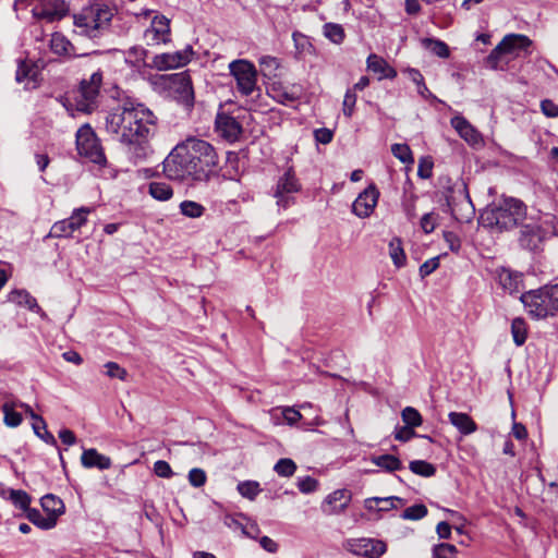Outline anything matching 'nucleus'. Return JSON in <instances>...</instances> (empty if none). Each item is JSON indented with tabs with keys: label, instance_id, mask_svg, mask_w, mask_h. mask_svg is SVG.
<instances>
[{
	"label": "nucleus",
	"instance_id": "f257e3e1",
	"mask_svg": "<svg viewBox=\"0 0 558 558\" xmlns=\"http://www.w3.org/2000/svg\"><path fill=\"white\" fill-rule=\"evenodd\" d=\"M157 118L145 105L125 100L106 113L105 130L126 147L134 162L151 153L149 138L156 132Z\"/></svg>",
	"mask_w": 558,
	"mask_h": 558
},
{
	"label": "nucleus",
	"instance_id": "f03ea898",
	"mask_svg": "<svg viewBox=\"0 0 558 558\" xmlns=\"http://www.w3.org/2000/svg\"><path fill=\"white\" fill-rule=\"evenodd\" d=\"M162 165L168 179L194 184L208 182L217 173L219 157L207 141L189 137L170 151Z\"/></svg>",
	"mask_w": 558,
	"mask_h": 558
},
{
	"label": "nucleus",
	"instance_id": "7ed1b4c3",
	"mask_svg": "<svg viewBox=\"0 0 558 558\" xmlns=\"http://www.w3.org/2000/svg\"><path fill=\"white\" fill-rule=\"evenodd\" d=\"M526 219V206L520 199L504 197L487 206L480 216L484 228L502 232L519 227Z\"/></svg>",
	"mask_w": 558,
	"mask_h": 558
},
{
	"label": "nucleus",
	"instance_id": "20e7f679",
	"mask_svg": "<svg viewBox=\"0 0 558 558\" xmlns=\"http://www.w3.org/2000/svg\"><path fill=\"white\" fill-rule=\"evenodd\" d=\"M532 40L522 34H508L490 51L485 59V64L492 70L506 71L510 62L522 56H529Z\"/></svg>",
	"mask_w": 558,
	"mask_h": 558
},
{
	"label": "nucleus",
	"instance_id": "39448f33",
	"mask_svg": "<svg viewBox=\"0 0 558 558\" xmlns=\"http://www.w3.org/2000/svg\"><path fill=\"white\" fill-rule=\"evenodd\" d=\"M102 78V72L98 70L88 78L82 80L77 90L73 93V98L66 99L64 104L72 117L76 113L89 114L98 108Z\"/></svg>",
	"mask_w": 558,
	"mask_h": 558
},
{
	"label": "nucleus",
	"instance_id": "423d86ee",
	"mask_svg": "<svg viewBox=\"0 0 558 558\" xmlns=\"http://www.w3.org/2000/svg\"><path fill=\"white\" fill-rule=\"evenodd\" d=\"M520 300L532 318L553 317L558 313V284L530 290L523 293Z\"/></svg>",
	"mask_w": 558,
	"mask_h": 558
},
{
	"label": "nucleus",
	"instance_id": "0eeeda50",
	"mask_svg": "<svg viewBox=\"0 0 558 558\" xmlns=\"http://www.w3.org/2000/svg\"><path fill=\"white\" fill-rule=\"evenodd\" d=\"M112 13L107 7H93L74 16V25L81 35L97 38L108 28Z\"/></svg>",
	"mask_w": 558,
	"mask_h": 558
},
{
	"label": "nucleus",
	"instance_id": "6e6552de",
	"mask_svg": "<svg viewBox=\"0 0 558 558\" xmlns=\"http://www.w3.org/2000/svg\"><path fill=\"white\" fill-rule=\"evenodd\" d=\"M76 149L80 156L97 165H106L107 158L99 138L89 124L82 125L76 132Z\"/></svg>",
	"mask_w": 558,
	"mask_h": 558
},
{
	"label": "nucleus",
	"instance_id": "1a4fd4ad",
	"mask_svg": "<svg viewBox=\"0 0 558 558\" xmlns=\"http://www.w3.org/2000/svg\"><path fill=\"white\" fill-rule=\"evenodd\" d=\"M229 72L236 82L238 90L243 96H250L257 88V70L246 59H236L229 63Z\"/></svg>",
	"mask_w": 558,
	"mask_h": 558
},
{
	"label": "nucleus",
	"instance_id": "9d476101",
	"mask_svg": "<svg viewBox=\"0 0 558 558\" xmlns=\"http://www.w3.org/2000/svg\"><path fill=\"white\" fill-rule=\"evenodd\" d=\"M89 207H80L73 210L72 215L54 222L49 231L50 238H71L73 233L80 230L87 222V216L90 214Z\"/></svg>",
	"mask_w": 558,
	"mask_h": 558
},
{
	"label": "nucleus",
	"instance_id": "9b49d317",
	"mask_svg": "<svg viewBox=\"0 0 558 558\" xmlns=\"http://www.w3.org/2000/svg\"><path fill=\"white\" fill-rule=\"evenodd\" d=\"M193 54V47L186 45L182 50L155 54L149 62V68L157 71L174 70L186 65L192 60Z\"/></svg>",
	"mask_w": 558,
	"mask_h": 558
},
{
	"label": "nucleus",
	"instance_id": "f8f14e48",
	"mask_svg": "<svg viewBox=\"0 0 558 558\" xmlns=\"http://www.w3.org/2000/svg\"><path fill=\"white\" fill-rule=\"evenodd\" d=\"M301 190V184L290 168L279 178L274 197L277 199L279 208L286 209L294 203V194Z\"/></svg>",
	"mask_w": 558,
	"mask_h": 558
},
{
	"label": "nucleus",
	"instance_id": "ddd939ff",
	"mask_svg": "<svg viewBox=\"0 0 558 558\" xmlns=\"http://www.w3.org/2000/svg\"><path fill=\"white\" fill-rule=\"evenodd\" d=\"M343 546L353 555L364 558H379L384 554V542L374 538H349Z\"/></svg>",
	"mask_w": 558,
	"mask_h": 558
},
{
	"label": "nucleus",
	"instance_id": "4468645a",
	"mask_svg": "<svg viewBox=\"0 0 558 558\" xmlns=\"http://www.w3.org/2000/svg\"><path fill=\"white\" fill-rule=\"evenodd\" d=\"M168 82V86L174 90L178 99L185 106H192L194 102V90L192 80L186 72L174 73L162 76Z\"/></svg>",
	"mask_w": 558,
	"mask_h": 558
},
{
	"label": "nucleus",
	"instance_id": "2eb2a0df",
	"mask_svg": "<svg viewBox=\"0 0 558 558\" xmlns=\"http://www.w3.org/2000/svg\"><path fill=\"white\" fill-rule=\"evenodd\" d=\"M170 20L165 15H155L144 37L148 46L168 44L171 41Z\"/></svg>",
	"mask_w": 558,
	"mask_h": 558
},
{
	"label": "nucleus",
	"instance_id": "dca6fc26",
	"mask_svg": "<svg viewBox=\"0 0 558 558\" xmlns=\"http://www.w3.org/2000/svg\"><path fill=\"white\" fill-rule=\"evenodd\" d=\"M68 10L69 8L64 0H38V3L34 4L32 12L37 19L54 21L63 17Z\"/></svg>",
	"mask_w": 558,
	"mask_h": 558
},
{
	"label": "nucleus",
	"instance_id": "f3484780",
	"mask_svg": "<svg viewBox=\"0 0 558 558\" xmlns=\"http://www.w3.org/2000/svg\"><path fill=\"white\" fill-rule=\"evenodd\" d=\"M215 124L218 134L230 143L236 142L243 131L240 122L227 113H218Z\"/></svg>",
	"mask_w": 558,
	"mask_h": 558
},
{
	"label": "nucleus",
	"instance_id": "a211bd4d",
	"mask_svg": "<svg viewBox=\"0 0 558 558\" xmlns=\"http://www.w3.org/2000/svg\"><path fill=\"white\" fill-rule=\"evenodd\" d=\"M378 197L379 191L375 185H369L353 202L352 211L359 217H368L374 210Z\"/></svg>",
	"mask_w": 558,
	"mask_h": 558
},
{
	"label": "nucleus",
	"instance_id": "6ab92c4d",
	"mask_svg": "<svg viewBox=\"0 0 558 558\" xmlns=\"http://www.w3.org/2000/svg\"><path fill=\"white\" fill-rule=\"evenodd\" d=\"M450 123L460 137L469 145L478 146L483 143L481 133L464 117L457 114L451 119Z\"/></svg>",
	"mask_w": 558,
	"mask_h": 558
},
{
	"label": "nucleus",
	"instance_id": "aec40b11",
	"mask_svg": "<svg viewBox=\"0 0 558 558\" xmlns=\"http://www.w3.org/2000/svg\"><path fill=\"white\" fill-rule=\"evenodd\" d=\"M19 408L23 409L24 412L33 420L32 428L34 434L47 445L57 446V440L54 436L47 429V424L43 416L35 413L31 405L27 403L20 401Z\"/></svg>",
	"mask_w": 558,
	"mask_h": 558
},
{
	"label": "nucleus",
	"instance_id": "412c9836",
	"mask_svg": "<svg viewBox=\"0 0 558 558\" xmlns=\"http://www.w3.org/2000/svg\"><path fill=\"white\" fill-rule=\"evenodd\" d=\"M147 56L148 50L143 46H132L124 51L125 63L141 75H145L150 70L149 62L146 61Z\"/></svg>",
	"mask_w": 558,
	"mask_h": 558
},
{
	"label": "nucleus",
	"instance_id": "4be33fe9",
	"mask_svg": "<svg viewBox=\"0 0 558 558\" xmlns=\"http://www.w3.org/2000/svg\"><path fill=\"white\" fill-rule=\"evenodd\" d=\"M81 463L86 469H98L100 471L111 468V459L99 453L96 449H85L81 456Z\"/></svg>",
	"mask_w": 558,
	"mask_h": 558
},
{
	"label": "nucleus",
	"instance_id": "5701e85b",
	"mask_svg": "<svg viewBox=\"0 0 558 558\" xmlns=\"http://www.w3.org/2000/svg\"><path fill=\"white\" fill-rule=\"evenodd\" d=\"M521 236L520 243L527 250H535L542 240V229L535 222L520 225Z\"/></svg>",
	"mask_w": 558,
	"mask_h": 558
},
{
	"label": "nucleus",
	"instance_id": "b1692460",
	"mask_svg": "<svg viewBox=\"0 0 558 558\" xmlns=\"http://www.w3.org/2000/svg\"><path fill=\"white\" fill-rule=\"evenodd\" d=\"M9 300L20 306H25L29 311L37 313L41 318H46L47 314L38 305L36 299L26 290H14L9 294Z\"/></svg>",
	"mask_w": 558,
	"mask_h": 558
},
{
	"label": "nucleus",
	"instance_id": "393cba45",
	"mask_svg": "<svg viewBox=\"0 0 558 558\" xmlns=\"http://www.w3.org/2000/svg\"><path fill=\"white\" fill-rule=\"evenodd\" d=\"M448 420L464 436L471 435L477 430V424L466 413L450 412Z\"/></svg>",
	"mask_w": 558,
	"mask_h": 558
},
{
	"label": "nucleus",
	"instance_id": "a878e982",
	"mask_svg": "<svg viewBox=\"0 0 558 558\" xmlns=\"http://www.w3.org/2000/svg\"><path fill=\"white\" fill-rule=\"evenodd\" d=\"M499 282L506 291L512 294L519 292L522 288L523 276L510 269H502L499 272Z\"/></svg>",
	"mask_w": 558,
	"mask_h": 558
},
{
	"label": "nucleus",
	"instance_id": "bb28decb",
	"mask_svg": "<svg viewBox=\"0 0 558 558\" xmlns=\"http://www.w3.org/2000/svg\"><path fill=\"white\" fill-rule=\"evenodd\" d=\"M351 495L347 489H338L329 494L326 498V504L330 509H324L327 513H338L342 511L349 504Z\"/></svg>",
	"mask_w": 558,
	"mask_h": 558
},
{
	"label": "nucleus",
	"instance_id": "cd10ccee",
	"mask_svg": "<svg viewBox=\"0 0 558 558\" xmlns=\"http://www.w3.org/2000/svg\"><path fill=\"white\" fill-rule=\"evenodd\" d=\"M25 517L41 530H50L57 524V519L54 515L44 517L41 512L35 508H28L25 512Z\"/></svg>",
	"mask_w": 558,
	"mask_h": 558
},
{
	"label": "nucleus",
	"instance_id": "c85d7f7f",
	"mask_svg": "<svg viewBox=\"0 0 558 558\" xmlns=\"http://www.w3.org/2000/svg\"><path fill=\"white\" fill-rule=\"evenodd\" d=\"M17 407L19 402L15 401H5L1 405V410L3 412V422L9 427H17L23 421L22 414L15 411V408Z\"/></svg>",
	"mask_w": 558,
	"mask_h": 558
},
{
	"label": "nucleus",
	"instance_id": "c756f323",
	"mask_svg": "<svg viewBox=\"0 0 558 558\" xmlns=\"http://www.w3.org/2000/svg\"><path fill=\"white\" fill-rule=\"evenodd\" d=\"M148 193L153 198L160 202L169 201L173 196L172 187L166 182H150Z\"/></svg>",
	"mask_w": 558,
	"mask_h": 558
},
{
	"label": "nucleus",
	"instance_id": "7c9ffc66",
	"mask_svg": "<svg viewBox=\"0 0 558 558\" xmlns=\"http://www.w3.org/2000/svg\"><path fill=\"white\" fill-rule=\"evenodd\" d=\"M180 214L187 218H199L205 214L206 208L194 201H183L179 205Z\"/></svg>",
	"mask_w": 558,
	"mask_h": 558
},
{
	"label": "nucleus",
	"instance_id": "2f4dec72",
	"mask_svg": "<svg viewBox=\"0 0 558 558\" xmlns=\"http://www.w3.org/2000/svg\"><path fill=\"white\" fill-rule=\"evenodd\" d=\"M511 333L514 343L521 347L525 343L527 338V327L523 318L517 317L511 323Z\"/></svg>",
	"mask_w": 558,
	"mask_h": 558
},
{
	"label": "nucleus",
	"instance_id": "473e14b6",
	"mask_svg": "<svg viewBox=\"0 0 558 558\" xmlns=\"http://www.w3.org/2000/svg\"><path fill=\"white\" fill-rule=\"evenodd\" d=\"M389 256L397 268H401L407 263V256L401 246L400 239H392L389 243Z\"/></svg>",
	"mask_w": 558,
	"mask_h": 558
},
{
	"label": "nucleus",
	"instance_id": "72a5a7b5",
	"mask_svg": "<svg viewBox=\"0 0 558 558\" xmlns=\"http://www.w3.org/2000/svg\"><path fill=\"white\" fill-rule=\"evenodd\" d=\"M37 76V69L26 61L19 62L15 78L19 83H23L25 81L35 82Z\"/></svg>",
	"mask_w": 558,
	"mask_h": 558
},
{
	"label": "nucleus",
	"instance_id": "f704fd0d",
	"mask_svg": "<svg viewBox=\"0 0 558 558\" xmlns=\"http://www.w3.org/2000/svg\"><path fill=\"white\" fill-rule=\"evenodd\" d=\"M409 468L414 474L423 477H430L436 473L435 465L424 460L411 461Z\"/></svg>",
	"mask_w": 558,
	"mask_h": 558
},
{
	"label": "nucleus",
	"instance_id": "c9c22d12",
	"mask_svg": "<svg viewBox=\"0 0 558 558\" xmlns=\"http://www.w3.org/2000/svg\"><path fill=\"white\" fill-rule=\"evenodd\" d=\"M236 488L242 497L247 498L250 500H254L262 490L259 487V483L255 481L240 482Z\"/></svg>",
	"mask_w": 558,
	"mask_h": 558
},
{
	"label": "nucleus",
	"instance_id": "e433bc0d",
	"mask_svg": "<svg viewBox=\"0 0 558 558\" xmlns=\"http://www.w3.org/2000/svg\"><path fill=\"white\" fill-rule=\"evenodd\" d=\"M401 417L404 425L413 428L423 424V417L421 413L412 407H405L401 412Z\"/></svg>",
	"mask_w": 558,
	"mask_h": 558
},
{
	"label": "nucleus",
	"instance_id": "4c0bfd02",
	"mask_svg": "<svg viewBox=\"0 0 558 558\" xmlns=\"http://www.w3.org/2000/svg\"><path fill=\"white\" fill-rule=\"evenodd\" d=\"M31 500V496L22 489H14V492H11V497L9 499L15 508L22 510L24 513L29 508Z\"/></svg>",
	"mask_w": 558,
	"mask_h": 558
},
{
	"label": "nucleus",
	"instance_id": "58836bf2",
	"mask_svg": "<svg viewBox=\"0 0 558 558\" xmlns=\"http://www.w3.org/2000/svg\"><path fill=\"white\" fill-rule=\"evenodd\" d=\"M458 549L454 545L440 543L432 548V558H457Z\"/></svg>",
	"mask_w": 558,
	"mask_h": 558
},
{
	"label": "nucleus",
	"instance_id": "ea45409f",
	"mask_svg": "<svg viewBox=\"0 0 558 558\" xmlns=\"http://www.w3.org/2000/svg\"><path fill=\"white\" fill-rule=\"evenodd\" d=\"M50 48L54 53H57L59 56H63V54L70 53V49L72 48V45L62 35L53 34L52 38L50 40Z\"/></svg>",
	"mask_w": 558,
	"mask_h": 558
},
{
	"label": "nucleus",
	"instance_id": "a19ab883",
	"mask_svg": "<svg viewBox=\"0 0 558 558\" xmlns=\"http://www.w3.org/2000/svg\"><path fill=\"white\" fill-rule=\"evenodd\" d=\"M41 506L45 510L51 511L52 514L57 518L58 514L63 512V502L61 499L54 497L53 495H46L41 499Z\"/></svg>",
	"mask_w": 558,
	"mask_h": 558
},
{
	"label": "nucleus",
	"instance_id": "79ce46f5",
	"mask_svg": "<svg viewBox=\"0 0 558 558\" xmlns=\"http://www.w3.org/2000/svg\"><path fill=\"white\" fill-rule=\"evenodd\" d=\"M324 35L333 44H340L344 39L342 26L335 23H326L324 25Z\"/></svg>",
	"mask_w": 558,
	"mask_h": 558
},
{
	"label": "nucleus",
	"instance_id": "37998d69",
	"mask_svg": "<svg viewBox=\"0 0 558 558\" xmlns=\"http://www.w3.org/2000/svg\"><path fill=\"white\" fill-rule=\"evenodd\" d=\"M391 153L402 163L412 165L414 162L412 151L407 144H393L391 146Z\"/></svg>",
	"mask_w": 558,
	"mask_h": 558
},
{
	"label": "nucleus",
	"instance_id": "c03bdc74",
	"mask_svg": "<svg viewBox=\"0 0 558 558\" xmlns=\"http://www.w3.org/2000/svg\"><path fill=\"white\" fill-rule=\"evenodd\" d=\"M275 472L284 477L292 476L296 471V464L292 459L282 458L274 466Z\"/></svg>",
	"mask_w": 558,
	"mask_h": 558
},
{
	"label": "nucleus",
	"instance_id": "a18cd8bd",
	"mask_svg": "<svg viewBox=\"0 0 558 558\" xmlns=\"http://www.w3.org/2000/svg\"><path fill=\"white\" fill-rule=\"evenodd\" d=\"M384 498L374 497L365 500V510L367 520H379L381 518V508L377 507L378 504L383 502Z\"/></svg>",
	"mask_w": 558,
	"mask_h": 558
},
{
	"label": "nucleus",
	"instance_id": "49530a36",
	"mask_svg": "<svg viewBox=\"0 0 558 558\" xmlns=\"http://www.w3.org/2000/svg\"><path fill=\"white\" fill-rule=\"evenodd\" d=\"M409 77L410 80L416 85L417 93L424 97L425 99L429 98L432 96V93L427 88V86L424 83V77L420 73V71L415 69L409 70Z\"/></svg>",
	"mask_w": 558,
	"mask_h": 558
},
{
	"label": "nucleus",
	"instance_id": "de8ad7c7",
	"mask_svg": "<svg viewBox=\"0 0 558 558\" xmlns=\"http://www.w3.org/2000/svg\"><path fill=\"white\" fill-rule=\"evenodd\" d=\"M259 65L262 68L263 74L267 77H271V76H276V71L279 68V61L275 57L263 56L259 59Z\"/></svg>",
	"mask_w": 558,
	"mask_h": 558
},
{
	"label": "nucleus",
	"instance_id": "09e8293b",
	"mask_svg": "<svg viewBox=\"0 0 558 558\" xmlns=\"http://www.w3.org/2000/svg\"><path fill=\"white\" fill-rule=\"evenodd\" d=\"M427 514V508L422 505H414L402 511L400 518L404 520H420Z\"/></svg>",
	"mask_w": 558,
	"mask_h": 558
},
{
	"label": "nucleus",
	"instance_id": "8fccbe9b",
	"mask_svg": "<svg viewBox=\"0 0 558 558\" xmlns=\"http://www.w3.org/2000/svg\"><path fill=\"white\" fill-rule=\"evenodd\" d=\"M367 71L378 74V81L384 78V60L377 54H369L367 58Z\"/></svg>",
	"mask_w": 558,
	"mask_h": 558
},
{
	"label": "nucleus",
	"instance_id": "3c124183",
	"mask_svg": "<svg viewBox=\"0 0 558 558\" xmlns=\"http://www.w3.org/2000/svg\"><path fill=\"white\" fill-rule=\"evenodd\" d=\"M438 219H439L438 214H436L434 211L424 214L420 221L422 230L425 233L433 232L435 230L436 226L438 225Z\"/></svg>",
	"mask_w": 558,
	"mask_h": 558
},
{
	"label": "nucleus",
	"instance_id": "603ef678",
	"mask_svg": "<svg viewBox=\"0 0 558 558\" xmlns=\"http://www.w3.org/2000/svg\"><path fill=\"white\" fill-rule=\"evenodd\" d=\"M187 478L193 487L199 488L205 485L207 475L203 469L194 468L190 470Z\"/></svg>",
	"mask_w": 558,
	"mask_h": 558
},
{
	"label": "nucleus",
	"instance_id": "864d4df0",
	"mask_svg": "<svg viewBox=\"0 0 558 558\" xmlns=\"http://www.w3.org/2000/svg\"><path fill=\"white\" fill-rule=\"evenodd\" d=\"M393 435L395 439L402 442H407L417 436V434L414 432V428L407 425L396 426Z\"/></svg>",
	"mask_w": 558,
	"mask_h": 558
},
{
	"label": "nucleus",
	"instance_id": "5fc2aeb1",
	"mask_svg": "<svg viewBox=\"0 0 558 558\" xmlns=\"http://www.w3.org/2000/svg\"><path fill=\"white\" fill-rule=\"evenodd\" d=\"M433 166L430 157H422L418 160L417 175L422 179H429L433 175Z\"/></svg>",
	"mask_w": 558,
	"mask_h": 558
},
{
	"label": "nucleus",
	"instance_id": "6e6d98bb",
	"mask_svg": "<svg viewBox=\"0 0 558 558\" xmlns=\"http://www.w3.org/2000/svg\"><path fill=\"white\" fill-rule=\"evenodd\" d=\"M318 482L312 476H304L298 480V488L303 494H311L317 489Z\"/></svg>",
	"mask_w": 558,
	"mask_h": 558
},
{
	"label": "nucleus",
	"instance_id": "4d7b16f0",
	"mask_svg": "<svg viewBox=\"0 0 558 558\" xmlns=\"http://www.w3.org/2000/svg\"><path fill=\"white\" fill-rule=\"evenodd\" d=\"M154 472L161 478H170L173 476V471L167 461L158 460L154 463Z\"/></svg>",
	"mask_w": 558,
	"mask_h": 558
},
{
	"label": "nucleus",
	"instance_id": "13d9d810",
	"mask_svg": "<svg viewBox=\"0 0 558 558\" xmlns=\"http://www.w3.org/2000/svg\"><path fill=\"white\" fill-rule=\"evenodd\" d=\"M105 367L107 369V375L111 378L124 380L128 375L126 371L114 362H107Z\"/></svg>",
	"mask_w": 558,
	"mask_h": 558
},
{
	"label": "nucleus",
	"instance_id": "bf43d9fd",
	"mask_svg": "<svg viewBox=\"0 0 558 558\" xmlns=\"http://www.w3.org/2000/svg\"><path fill=\"white\" fill-rule=\"evenodd\" d=\"M355 102H356L355 92L352 89H348L344 95V99H343V114L345 117L352 116Z\"/></svg>",
	"mask_w": 558,
	"mask_h": 558
},
{
	"label": "nucleus",
	"instance_id": "052dcab7",
	"mask_svg": "<svg viewBox=\"0 0 558 558\" xmlns=\"http://www.w3.org/2000/svg\"><path fill=\"white\" fill-rule=\"evenodd\" d=\"M429 49L434 54H436L437 57H440V58H447V57H449V53H450L449 47L447 46V44H445L444 41H440V40H430Z\"/></svg>",
	"mask_w": 558,
	"mask_h": 558
},
{
	"label": "nucleus",
	"instance_id": "680f3d73",
	"mask_svg": "<svg viewBox=\"0 0 558 558\" xmlns=\"http://www.w3.org/2000/svg\"><path fill=\"white\" fill-rule=\"evenodd\" d=\"M439 267V257H433L424 262L420 266V275L422 278L429 276Z\"/></svg>",
	"mask_w": 558,
	"mask_h": 558
},
{
	"label": "nucleus",
	"instance_id": "e2e57ef3",
	"mask_svg": "<svg viewBox=\"0 0 558 558\" xmlns=\"http://www.w3.org/2000/svg\"><path fill=\"white\" fill-rule=\"evenodd\" d=\"M541 110L548 118H557L558 117V105H556L550 99L542 100Z\"/></svg>",
	"mask_w": 558,
	"mask_h": 558
},
{
	"label": "nucleus",
	"instance_id": "0e129e2a",
	"mask_svg": "<svg viewBox=\"0 0 558 558\" xmlns=\"http://www.w3.org/2000/svg\"><path fill=\"white\" fill-rule=\"evenodd\" d=\"M314 136L316 142L320 144H329L332 141L333 133L329 129L322 128L315 130Z\"/></svg>",
	"mask_w": 558,
	"mask_h": 558
},
{
	"label": "nucleus",
	"instance_id": "69168bd1",
	"mask_svg": "<svg viewBox=\"0 0 558 558\" xmlns=\"http://www.w3.org/2000/svg\"><path fill=\"white\" fill-rule=\"evenodd\" d=\"M444 239L446 241V243L449 245V248L452 251V252H457L459 251L460 248V239L459 236L451 232V231H447L444 233Z\"/></svg>",
	"mask_w": 558,
	"mask_h": 558
},
{
	"label": "nucleus",
	"instance_id": "338daca9",
	"mask_svg": "<svg viewBox=\"0 0 558 558\" xmlns=\"http://www.w3.org/2000/svg\"><path fill=\"white\" fill-rule=\"evenodd\" d=\"M282 415L288 424L293 425L301 418V413L292 408L282 410Z\"/></svg>",
	"mask_w": 558,
	"mask_h": 558
},
{
	"label": "nucleus",
	"instance_id": "774afa93",
	"mask_svg": "<svg viewBox=\"0 0 558 558\" xmlns=\"http://www.w3.org/2000/svg\"><path fill=\"white\" fill-rule=\"evenodd\" d=\"M59 438L64 445L72 446L76 442V436L74 433L68 428L61 429L59 432Z\"/></svg>",
	"mask_w": 558,
	"mask_h": 558
}]
</instances>
